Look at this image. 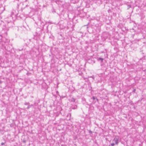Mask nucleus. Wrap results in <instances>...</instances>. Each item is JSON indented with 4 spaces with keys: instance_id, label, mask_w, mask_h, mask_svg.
<instances>
[{
    "instance_id": "39448f33",
    "label": "nucleus",
    "mask_w": 146,
    "mask_h": 146,
    "mask_svg": "<svg viewBox=\"0 0 146 146\" xmlns=\"http://www.w3.org/2000/svg\"><path fill=\"white\" fill-rule=\"evenodd\" d=\"M92 99L93 100H96L97 101H98V99L96 98H95L94 96H93L92 98Z\"/></svg>"
},
{
    "instance_id": "ddd939ff",
    "label": "nucleus",
    "mask_w": 146,
    "mask_h": 146,
    "mask_svg": "<svg viewBox=\"0 0 146 146\" xmlns=\"http://www.w3.org/2000/svg\"><path fill=\"white\" fill-rule=\"evenodd\" d=\"M91 78H93V79H94V77L93 76H91Z\"/></svg>"
},
{
    "instance_id": "f8f14e48",
    "label": "nucleus",
    "mask_w": 146,
    "mask_h": 146,
    "mask_svg": "<svg viewBox=\"0 0 146 146\" xmlns=\"http://www.w3.org/2000/svg\"><path fill=\"white\" fill-rule=\"evenodd\" d=\"M4 144V143H1V145H3Z\"/></svg>"
},
{
    "instance_id": "f257e3e1",
    "label": "nucleus",
    "mask_w": 146,
    "mask_h": 146,
    "mask_svg": "<svg viewBox=\"0 0 146 146\" xmlns=\"http://www.w3.org/2000/svg\"><path fill=\"white\" fill-rule=\"evenodd\" d=\"M11 17H10V18H5V21L6 22L8 23H10L11 24H13V22H11Z\"/></svg>"
},
{
    "instance_id": "6e6552de",
    "label": "nucleus",
    "mask_w": 146,
    "mask_h": 146,
    "mask_svg": "<svg viewBox=\"0 0 146 146\" xmlns=\"http://www.w3.org/2000/svg\"><path fill=\"white\" fill-rule=\"evenodd\" d=\"M98 60H101L102 61L104 59L103 58H98Z\"/></svg>"
},
{
    "instance_id": "7ed1b4c3",
    "label": "nucleus",
    "mask_w": 146,
    "mask_h": 146,
    "mask_svg": "<svg viewBox=\"0 0 146 146\" xmlns=\"http://www.w3.org/2000/svg\"><path fill=\"white\" fill-rule=\"evenodd\" d=\"M30 104V103L29 102H25L24 103V105H29Z\"/></svg>"
},
{
    "instance_id": "423d86ee",
    "label": "nucleus",
    "mask_w": 146,
    "mask_h": 146,
    "mask_svg": "<svg viewBox=\"0 0 146 146\" xmlns=\"http://www.w3.org/2000/svg\"><path fill=\"white\" fill-rule=\"evenodd\" d=\"M65 26H64V27H61V25H60V28L62 29H64L65 28Z\"/></svg>"
},
{
    "instance_id": "9d476101",
    "label": "nucleus",
    "mask_w": 146,
    "mask_h": 146,
    "mask_svg": "<svg viewBox=\"0 0 146 146\" xmlns=\"http://www.w3.org/2000/svg\"><path fill=\"white\" fill-rule=\"evenodd\" d=\"M115 145V144L114 143H112L111 144V146H113Z\"/></svg>"
},
{
    "instance_id": "9b49d317",
    "label": "nucleus",
    "mask_w": 146,
    "mask_h": 146,
    "mask_svg": "<svg viewBox=\"0 0 146 146\" xmlns=\"http://www.w3.org/2000/svg\"><path fill=\"white\" fill-rule=\"evenodd\" d=\"M135 89H134L133 91V92H135Z\"/></svg>"
},
{
    "instance_id": "20e7f679",
    "label": "nucleus",
    "mask_w": 146,
    "mask_h": 146,
    "mask_svg": "<svg viewBox=\"0 0 146 146\" xmlns=\"http://www.w3.org/2000/svg\"><path fill=\"white\" fill-rule=\"evenodd\" d=\"M75 99L74 98H72V99H71V101L75 102Z\"/></svg>"
},
{
    "instance_id": "1a4fd4ad",
    "label": "nucleus",
    "mask_w": 146,
    "mask_h": 146,
    "mask_svg": "<svg viewBox=\"0 0 146 146\" xmlns=\"http://www.w3.org/2000/svg\"><path fill=\"white\" fill-rule=\"evenodd\" d=\"M131 7V6L130 5H128V7H127V9H129Z\"/></svg>"
},
{
    "instance_id": "4468645a",
    "label": "nucleus",
    "mask_w": 146,
    "mask_h": 146,
    "mask_svg": "<svg viewBox=\"0 0 146 146\" xmlns=\"http://www.w3.org/2000/svg\"><path fill=\"white\" fill-rule=\"evenodd\" d=\"M30 106H31V107L33 106V104L30 105Z\"/></svg>"
},
{
    "instance_id": "0eeeda50",
    "label": "nucleus",
    "mask_w": 146,
    "mask_h": 146,
    "mask_svg": "<svg viewBox=\"0 0 146 146\" xmlns=\"http://www.w3.org/2000/svg\"><path fill=\"white\" fill-rule=\"evenodd\" d=\"M31 107V106H30V105L29 104V105H28V107L27 108V109H29Z\"/></svg>"
},
{
    "instance_id": "f03ea898",
    "label": "nucleus",
    "mask_w": 146,
    "mask_h": 146,
    "mask_svg": "<svg viewBox=\"0 0 146 146\" xmlns=\"http://www.w3.org/2000/svg\"><path fill=\"white\" fill-rule=\"evenodd\" d=\"M114 141L115 142V143L117 144L118 143V139L117 138H115L114 139Z\"/></svg>"
}]
</instances>
